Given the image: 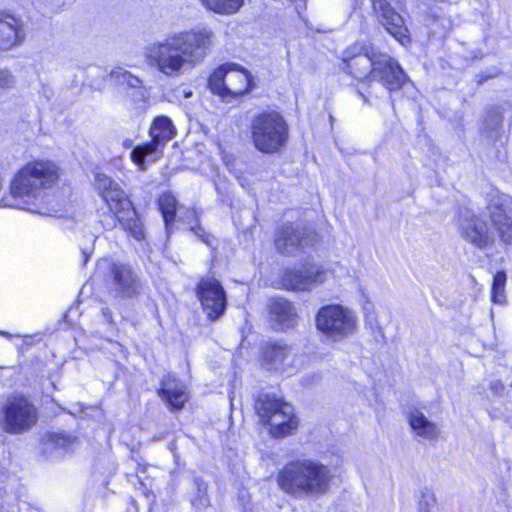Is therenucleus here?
I'll return each mask as SVG.
<instances>
[{
	"label": "nucleus",
	"instance_id": "nucleus-25",
	"mask_svg": "<svg viewBox=\"0 0 512 512\" xmlns=\"http://www.w3.org/2000/svg\"><path fill=\"white\" fill-rule=\"evenodd\" d=\"M158 394L171 410H181L188 400L185 385L172 375L163 377Z\"/></svg>",
	"mask_w": 512,
	"mask_h": 512
},
{
	"label": "nucleus",
	"instance_id": "nucleus-1",
	"mask_svg": "<svg viewBox=\"0 0 512 512\" xmlns=\"http://www.w3.org/2000/svg\"><path fill=\"white\" fill-rule=\"evenodd\" d=\"M213 38V32L207 29L176 34L148 46L146 55L161 73L175 76L185 66L201 62L206 57Z\"/></svg>",
	"mask_w": 512,
	"mask_h": 512
},
{
	"label": "nucleus",
	"instance_id": "nucleus-19",
	"mask_svg": "<svg viewBox=\"0 0 512 512\" xmlns=\"http://www.w3.org/2000/svg\"><path fill=\"white\" fill-rule=\"evenodd\" d=\"M11 199L9 207L31 211L32 197V165L28 163L14 176L10 186Z\"/></svg>",
	"mask_w": 512,
	"mask_h": 512
},
{
	"label": "nucleus",
	"instance_id": "nucleus-3",
	"mask_svg": "<svg viewBox=\"0 0 512 512\" xmlns=\"http://www.w3.org/2000/svg\"><path fill=\"white\" fill-rule=\"evenodd\" d=\"M94 275L104 282L108 293L117 301H134L145 294L147 283L134 264L105 257L96 263Z\"/></svg>",
	"mask_w": 512,
	"mask_h": 512
},
{
	"label": "nucleus",
	"instance_id": "nucleus-16",
	"mask_svg": "<svg viewBox=\"0 0 512 512\" xmlns=\"http://www.w3.org/2000/svg\"><path fill=\"white\" fill-rule=\"evenodd\" d=\"M31 411V404L27 398L13 395L5 408L4 429L10 433L27 430L31 424Z\"/></svg>",
	"mask_w": 512,
	"mask_h": 512
},
{
	"label": "nucleus",
	"instance_id": "nucleus-22",
	"mask_svg": "<svg viewBox=\"0 0 512 512\" xmlns=\"http://www.w3.org/2000/svg\"><path fill=\"white\" fill-rule=\"evenodd\" d=\"M110 79L127 95L135 104L144 103L147 99V91L142 81L122 67H116L110 72Z\"/></svg>",
	"mask_w": 512,
	"mask_h": 512
},
{
	"label": "nucleus",
	"instance_id": "nucleus-21",
	"mask_svg": "<svg viewBox=\"0 0 512 512\" xmlns=\"http://www.w3.org/2000/svg\"><path fill=\"white\" fill-rule=\"evenodd\" d=\"M270 321L276 329L294 328L298 322V314L294 304L284 298H273L269 301Z\"/></svg>",
	"mask_w": 512,
	"mask_h": 512
},
{
	"label": "nucleus",
	"instance_id": "nucleus-15",
	"mask_svg": "<svg viewBox=\"0 0 512 512\" xmlns=\"http://www.w3.org/2000/svg\"><path fill=\"white\" fill-rule=\"evenodd\" d=\"M79 445L78 438L73 434L46 432L39 442V455L47 460H57L73 452Z\"/></svg>",
	"mask_w": 512,
	"mask_h": 512
},
{
	"label": "nucleus",
	"instance_id": "nucleus-33",
	"mask_svg": "<svg viewBox=\"0 0 512 512\" xmlns=\"http://www.w3.org/2000/svg\"><path fill=\"white\" fill-rule=\"evenodd\" d=\"M14 85V77L5 69H0V90L10 89Z\"/></svg>",
	"mask_w": 512,
	"mask_h": 512
},
{
	"label": "nucleus",
	"instance_id": "nucleus-27",
	"mask_svg": "<svg viewBox=\"0 0 512 512\" xmlns=\"http://www.w3.org/2000/svg\"><path fill=\"white\" fill-rule=\"evenodd\" d=\"M407 417L409 426L417 437L435 440L440 436L438 425L429 420L418 408L410 409Z\"/></svg>",
	"mask_w": 512,
	"mask_h": 512
},
{
	"label": "nucleus",
	"instance_id": "nucleus-7",
	"mask_svg": "<svg viewBox=\"0 0 512 512\" xmlns=\"http://www.w3.org/2000/svg\"><path fill=\"white\" fill-rule=\"evenodd\" d=\"M255 410L260 420L270 426V432L275 437H285L298 427L293 406L273 394H260Z\"/></svg>",
	"mask_w": 512,
	"mask_h": 512
},
{
	"label": "nucleus",
	"instance_id": "nucleus-9",
	"mask_svg": "<svg viewBox=\"0 0 512 512\" xmlns=\"http://www.w3.org/2000/svg\"><path fill=\"white\" fill-rule=\"evenodd\" d=\"M315 321L319 331L335 340L347 337L356 327L353 312L338 304L320 308Z\"/></svg>",
	"mask_w": 512,
	"mask_h": 512
},
{
	"label": "nucleus",
	"instance_id": "nucleus-8",
	"mask_svg": "<svg viewBox=\"0 0 512 512\" xmlns=\"http://www.w3.org/2000/svg\"><path fill=\"white\" fill-rule=\"evenodd\" d=\"M378 55L372 46L353 43L342 53L341 69L359 81H373Z\"/></svg>",
	"mask_w": 512,
	"mask_h": 512
},
{
	"label": "nucleus",
	"instance_id": "nucleus-28",
	"mask_svg": "<svg viewBox=\"0 0 512 512\" xmlns=\"http://www.w3.org/2000/svg\"><path fill=\"white\" fill-rule=\"evenodd\" d=\"M244 0H202L210 10L219 14H234L243 5Z\"/></svg>",
	"mask_w": 512,
	"mask_h": 512
},
{
	"label": "nucleus",
	"instance_id": "nucleus-36",
	"mask_svg": "<svg viewBox=\"0 0 512 512\" xmlns=\"http://www.w3.org/2000/svg\"><path fill=\"white\" fill-rule=\"evenodd\" d=\"M434 24H440L443 29H444V33L448 32L451 30L452 28V22L450 19H446V18H435L434 21H433Z\"/></svg>",
	"mask_w": 512,
	"mask_h": 512
},
{
	"label": "nucleus",
	"instance_id": "nucleus-12",
	"mask_svg": "<svg viewBox=\"0 0 512 512\" xmlns=\"http://www.w3.org/2000/svg\"><path fill=\"white\" fill-rule=\"evenodd\" d=\"M282 285L288 290L306 291L326 280V271L315 263L306 262L301 268L285 269Z\"/></svg>",
	"mask_w": 512,
	"mask_h": 512
},
{
	"label": "nucleus",
	"instance_id": "nucleus-11",
	"mask_svg": "<svg viewBox=\"0 0 512 512\" xmlns=\"http://www.w3.org/2000/svg\"><path fill=\"white\" fill-rule=\"evenodd\" d=\"M196 294L209 320H217L224 314L227 306L226 293L217 279L202 278L197 285Z\"/></svg>",
	"mask_w": 512,
	"mask_h": 512
},
{
	"label": "nucleus",
	"instance_id": "nucleus-18",
	"mask_svg": "<svg viewBox=\"0 0 512 512\" xmlns=\"http://www.w3.org/2000/svg\"><path fill=\"white\" fill-rule=\"evenodd\" d=\"M380 23L400 43L409 41L408 29L402 16L395 11L387 0H370Z\"/></svg>",
	"mask_w": 512,
	"mask_h": 512
},
{
	"label": "nucleus",
	"instance_id": "nucleus-17",
	"mask_svg": "<svg viewBox=\"0 0 512 512\" xmlns=\"http://www.w3.org/2000/svg\"><path fill=\"white\" fill-rule=\"evenodd\" d=\"M407 80L406 73L394 58L384 53L378 55L373 81L380 82L389 91H396L401 89Z\"/></svg>",
	"mask_w": 512,
	"mask_h": 512
},
{
	"label": "nucleus",
	"instance_id": "nucleus-40",
	"mask_svg": "<svg viewBox=\"0 0 512 512\" xmlns=\"http://www.w3.org/2000/svg\"><path fill=\"white\" fill-rule=\"evenodd\" d=\"M358 94L363 98L364 102L367 103L368 102V98L365 94H363L360 90H358Z\"/></svg>",
	"mask_w": 512,
	"mask_h": 512
},
{
	"label": "nucleus",
	"instance_id": "nucleus-34",
	"mask_svg": "<svg viewBox=\"0 0 512 512\" xmlns=\"http://www.w3.org/2000/svg\"><path fill=\"white\" fill-rule=\"evenodd\" d=\"M491 392L497 396H502L505 391V386L500 380H492L489 384Z\"/></svg>",
	"mask_w": 512,
	"mask_h": 512
},
{
	"label": "nucleus",
	"instance_id": "nucleus-31",
	"mask_svg": "<svg viewBox=\"0 0 512 512\" xmlns=\"http://www.w3.org/2000/svg\"><path fill=\"white\" fill-rule=\"evenodd\" d=\"M485 129L490 137L499 130L502 125V116L498 108H493L488 111L485 119Z\"/></svg>",
	"mask_w": 512,
	"mask_h": 512
},
{
	"label": "nucleus",
	"instance_id": "nucleus-24",
	"mask_svg": "<svg viewBox=\"0 0 512 512\" xmlns=\"http://www.w3.org/2000/svg\"><path fill=\"white\" fill-rule=\"evenodd\" d=\"M22 21L11 14H0V51H7L24 40Z\"/></svg>",
	"mask_w": 512,
	"mask_h": 512
},
{
	"label": "nucleus",
	"instance_id": "nucleus-37",
	"mask_svg": "<svg viewBox=\"0 0 512 512\" xmlns=\"http://www.w3.org/2000/svg\"><path fill=\"white\" fill-rule=\"evenodd\" d=\"M191 230L195 232V234L202 239L203 242L209 244V236L205 234L203 228L197 224L195 227H191Z\"/></svg>",
	"mask_w": 512,
	"mask_h": 512
},
{
	"label": "nucleus",
	"instance_id": "nucleus-10",
	"mask_svg": "<svg viewBox=\"0 0 512 512\" xmlns=\"http://www.w3.org/2000/svg\"><path fill=\"white\" fill-rule=\"evenodd\" d=\"M149 135L150 142L138 145L131 151V159L140 167H143L147 158H150L151 161L156 160V157L153 156L161 152L166 144L174 138L176 128L169 117L157 116L151 124Z\"/></svg>",
	"mask_w": 512,
	"mask_h": 512
},
{
	"label": "nucleus",
	"instance_id": "nucleus-38",
	"mask_svg": "<svg viewBox=\"0 0 512 512\" xmlns=\"http://www.w3.org/2000/svg\"><path fill=\"white\" fill-rule=\"evenodd\" d=\"M430 501L434 502V499L431 496L427 497L423 495L419 501V512H429L428 505Z\"/></svg>",
	"mask_w": 512,
	"mask_h": 512
},
{
	"label": "nucleus",
	"instance_id": "nucleus-20",
	"mask_svg": "<svg viewBox=\"0 0 512 512\" xmlns=\"http://www.w3.org/2000/svg\"><path fill=\"white\" fill-rule=\"evenodd\" d=\"M460 229L463 238L477 248H485L493 241L487 223L469 211L463 214Z\"/></svg>",
	"mask_w": 512,
	"mask_h": 512
},
{
	"label": "nucleus",
	"instance_id": "nucleus-29",
	"mask_svg": "<svg viewBox=\"0 0 512 512\" xmlns=\"http://www.w3.org/2000/svg\"><path fill=\"white\" fill-rule=\"evenodd\" d=\"M177 200L172 194H163L159 198V208L162 213L166 229L174 222L176 216Z\"/></svg>",
	"mask_w": 512,
	"mask_h": 512
},
{
	"label": "nucleus",
	"instance_id": "nucleus-42",
	"mask_svg": "<svg viewBox=\"0 0 512 512\" xmlns=\"http://www.w3.org/2000/svg\"><path fill=\"white\" fill-rule=\"evenodd\" d=\"M34 213H39V214H41V215H45V214H48L47 212H42V211H35V210H34Z\"/></svg>",
	"mask_w": 512,
	"mask_h": 512
},
{
	"label": "nucleus",
	"instance_id": "nucleus-32",
	"mask_svg": "<svg viewBox=\"0 0 512 512\" xmlns=\"http://www.w3.org/2000/svg\"><path fill=\"white\" fill-rule=\"evenodd\" d=\"M193 486L198 492L197 497H195L193 500V505H199V506L206 505V503H207V500L205 498L206 490H207L206 483L201 478H195L193 480Z\"/></svg>",
	"mask_w": 512,
	"mask_h": 512
},
{
	"label": "nucleus",
	"instance_id": "nucleus-6",
	"mask_svg": "<svg viewBox=\"0 0 512 512\" xmlns=\"http://www.w3.org/2000/svg\"><path fill=\"white\" fill-rule=\"evenodd\" d=\"M208 86L223 101L231 102L252 90L255 83L247 69L236 63H225L210 75Z\"/></svg>",
	"mask_w": 512,
	"mask_h": 512
},
{
	"label": "nucleus",
	"instance_id": "nucleus-26",
	"mask_svg": "<svg viewBox=\"0 0 512 512\" xmlns=\"http://www.w3.org/2000/svg\"><path fill=\"white\" fill-rule=\"evenodd\" d=\"M263 364L268 370L284 371L291 362L293 349L283 342L267 344L263 348Z\"/></svg>",
	"mask_w": 512,
	"mask_h": 512
},
{
	"label": "nucleus",
	"instance_id": "nucleus-5",
	"mask_svg": "<svg viewBox=\"0 0 512 512\" xmlns=\"http://www.w3.org/2000/svg\"><path fill=\"white\" fill-rule=\"evenodd\" d=\"M251 138L258 151L276 153L288 140V125L280 113L265 111L252 119Z\"/></svg>",
	"mask_w": 512,
	"mask_h": 512
},
{
	"label": "nucleus",
	"instance_id": "nucleus-4",
	"mask_svg": "<svg viewBox=\"0 0 512 512\" xmlns=\"http://www.w3.org/2000/svg\"><path fill=\"white\" fill-rule=\"evenodd\" d=\"M94 184L109 211L113 213L123 229L135 240H143L145 237L143 223L121 186L104 173L95 175Z\"/></svg>",
	"mask_w": 512,
	"mask_h": 512
},
{
	"label": "nucleus",
	"instance_id": "nucleus-2",
	"mask_svg": "<svg viewBox=\"0 0 512 512\" xmlns=\"http://www.w3.org/2000/svg\"><path fill=\"white\" fill-rule=\"evenodd\" d=\"M334 478L331 468L313 458H298L279 470L276 480L279 488L295 499L325 495Z\"/></svg>",
	"mask_w": 512,
	"mask_h": 512
},
{
	"label": "nucleus",
	"instance_id": "nucleus-30",
	"mask_svg": "<svg viewBox=\"0 0 512 512\" xmlns=\"http://www.w3.org/2000/svg\"><path fill=\"white\" fill-rule=\"evenodd\" d=\"M505 283L506 274L503 271L497 272L493 278L492 284V301L494 303L502 304L505 300Z\"/></svg>",
	"mask_w": 512,
	"mask_h": 512
},
{
	"label": "nucleus",
	"instance_id": "nucleus-13",
	"mask_svg": "<svg viewBox=\"0 0 512 512\" xmlns=\"http://www.w3.org/2000/svg\"><path fill=\"white\" fill-rule=\"evenodd\" d=\"M489 213L492 223L498 230L501 240L512 243V197L495 191L490 196Z\"/></svg>",
	"mask_w": 512,
	"mask_h": 512
},
{
	"label": "nucleus",
	"instance_id": "nucleus-14",
	"mask_svg": "<svg viewBox=\"0 0 512 512\" xmlns=\"http://www.w3.org/2000/svg\"><path fill=\"white\" fill-rule=\"evenodd\" d=\"M316 234L301 225L284 224L275 236L276 250L283 255H292L295 251L312 245Z\"/></svg>",
	"mask_w": 512,
	"mask_h": 512
},
{
	"label": "nucleus",
	"instance_id": "nucleus-41",
	"mask_svg": "<svg viewBox=\"0 0 512 512\" xmlns=\"http://www.w3.org/2000/svg\"><path fill=\"white\" fill-rule=\"evenodd\" d=\"M189 215H191L193 218H195V221H196V222L198 221V220H197V217H196V213H195V211H190V212H189Z\"/></svg>",
	"mask_w": 512,
	"mask_h": 512
},
{
	"label": "nucleus",
	"instance_id": "nucleus-23",
	"mask_svg": "<svg viewBox=\"0 0 512 512\" xmlns=\"http://www.w3.org/2000/svg\"><path fill=\"white\" fill-rule=\"evenodd\" d=\"M59 179V169L51 161H34V199L45 198Z\"/></svg>",
	"mask_w": 512,
	"mask_h": 512
},
{
	"label": "nucleus",
	"instance_id": "nucleus-39",
	"mask_svg": "<svg viewBox=\"0 0 512 512\" xmlns=\"http://www.w3.org/2000/svg\"><path fill=\"white\" fill-rule=\"evenodd\" d=\"M102 314L107 322H109V323L113 322L112 312L109 308H104L102 310Z\"/></svg>",
	"mask_w": 512,
	"mask_h": 512
},
{
	"label": "nucleus",
	"instance_id": "nucleus-35",
	"mask_svg": "<svg viewBox=\"0 0 512 512\" xmlns=\"http://www.w3.org/2000/svg\"><path fill=\"white\" fill-rule=\"evenodd\" d=\"M40 97L44 98L46 102H49L54 95L53 89L48 85H42L39 91Z\"/></svg>",
	"mask_w": 512,
	"mask_h": 512
}]
</instances>
